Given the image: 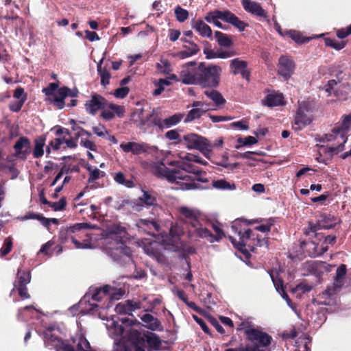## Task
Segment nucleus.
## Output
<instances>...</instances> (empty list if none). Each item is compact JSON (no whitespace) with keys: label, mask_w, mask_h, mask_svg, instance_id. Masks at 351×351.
Here are the masks:
<instances>
[{"label":"nucleus","mask_w":351,"mask_h":351,"mask_svg":"<svg viewBox=\"0 0 351 351\" xmlns=\"http://www.w3.org/2000/svg\"><path fill=\"white\" fill-rule=\"evenodd\" d=\"M222 69L215 64L200 62L192 73L182 75V82L185 84H197L203 88H217L220 82Z\"/></svg>","instance_id":"nucleus-1"},{"label":"nucleus","mask_w":351,"mask_h":351,"mask_svg":"<svg viewBox=\"0 0 351 351\" xmlns=\"http://www.w3.org/2000/svg\"><path fill=\"white\" fill-rule=\"evenodd\" d=\"M232 229L239 236V241H237L235 239L230 237L231 242L234 247L239 250L246 258L250 257V254L246 247L251 251H254L256 245L269 247L267 238H261L258 234L255 235L250 228L243 229L240 221H234L232 225Z\"/></svg>","instance_id":"nucleus-2"},{"label":"nucleus","mask_w":351,"mask_h":351,"mask_svg":"<svg viewBox=\"0 0 351 351\" xmlns=\"http://www.w3.org/2000/svg\"><path fill=\"white\" fill-rule=\"evenodd\" d=\"M178 169H170L167 167L164 163L161 162L153 167V173L159 177L165 178L170 182H176L180 186L182 190H193L202 189L199 184H197L192 180L191 176H189L185 171L177 165Z\"/></svg>","instance_id":"nucleus-3"},{"label":"nucleus","mask_w":351,"mask_h":351,"mask_svg":"<svg viewBox=\"0 0 351 351\" xmlns=\"http://www.w3.org/2000/svg\"><path fill=\"white\" fill-rule=\"evenodd\" d=\"M244 334L245 339L249 341L245 346H241L232 348L238 351H270L269 348L272 337L259 328H254L251 325L245 327Z\"/></svg>","instance_id":"nucleus-4"},{"label":"nucleus","mask_w":351,"mask_h":351,"mask_svg":"<svg viewBox=\"0 0 351 351\" xmlns=\"http://www.w3.org/2000/svg\"><path fill=\"white\" fill-rule=\"evenodd\" d=\"M95 226L90 223H77L66 228H62L59 233V238L62 243H65L69 240L74 244L77 249H88L91 247L92 243L90 239H81L83 230L93 229Z\"/></svg>","instance_id":"nucleus-5"},{"label":"nucleus","mask_w":351,"mask_h":351,"mask_svg":"<svg viewBox=\"0 0 351 351\" xmlns=\"http://www.w3.org/2000/svg\"><path fill=\"white\" fill-rule=\"evenodd\" d=\"M342 123L339 125H336L332 130V134H326L327 141L332 139L338 140L339 145L331 146L325 149L324 153L330 156L339 154L344 149V144L347 141L348 132L351 127V112L342 117Z\"/></svg>","instance_id":"nucleus-6"},{"label":"nucleus","mask_w":351,"mask_h":351,"mask_svg":"<svg viewBox=\"0 0 351 351\" xmlns=\"http://www.w3.org/2000/svg\"><path fill=\"white\" fill-rule=\"evenodd\" d=\"M204 19L210 23H214L216 20L221 19L224 22L231 24L239 32H243L249 24L240 20L234 13L230 10L221 11L215 10L206 14Z\"/></svg>","instance_id":"nucleus-7"},{"label":"nucleus","mask_w":351,"mask_h":351,"mask_svg":"<svg viewBox=\"0 0 351 351\" xmlns=\"http://www.w3.org/2000/svg\"><path fill=\"white\" fill-rule=\"evenodd\" d=\"M145 333L132 330L127 340L118 346L117 351H145Z\"/></svg>","instance_id":"nucleus-8"},{"label":"nucleus","mask_w":351,"mask_h":351,"mask_svg":"<svg viewBox=\"0 0 351 351\" xmlns=\"http://www.w3.org/2000/svg\"><path fill=\"white\" fill-rule=\"evenodd\" d=\"M183 143L189 149H195L199 150L204 156L208 155L212 151V145L209 141L201 136L194 133L188 134L182 137Z\"/></svg>","instance_id":"nucleus-9"},{"label":"nucleus","mask_w":351,"mask_h":351,"mask_svg":"<svg viewBox=\"0 0 351 351\" xmlns=\"http://www.w3.org/2000/svg\"><path fill=\"white\" fill-rule=\"evenodd\" d=\"M335 221L334 216L324 213L321 215V219L315 224L309 222L308 228L306 229L304 234L308 236L311 233H313L315 237H319L320 233L317 232L318 230L333 228L337 223Z\"/></svg>","instance_id":"nucleus-10"},{"label":"nucleus","mask_w":351,"mask_h":351,"mask_svg":"<svg viewBox=\"0 0 351 351\" xmlns=\"http://www.w3.org/2000/svg\"><path fill=\"white\" fill-rule=\"evenodd\" d=\"M108 101L103 96L93 93L90 96V99L87 100L84 104L86 111L92 115H95L99 110L102 111L106 108Z\"/></svg>","instance_id":"nucleus-11"},{"label":"nucleus","mask_w":351,"mask_h":351,"mask_svg":"<svg viewBox=\"0 0 351 351\" xmlns=\"http://www.w3.org/2000/svg\"><path fill=\"white\" fill-rule=\"evenodd\" d=\"M14 156L21 160H25L31 153V141L26 136L20 137L13 146Z\"/></svg>","instance_id":"nucleus-12"},{"label":"nucleus","mask_w":351,"mask_h":351,"mask_svg":"<svg viewBox=\"0 0 351 351\" xmlns=\"http://www.w3.org/2000/svg\"><path fill=\"white\" fill-rule=\"evenodd\" d=\"M339 290L332 287H328L325 291L313 299V304L317 305L332 306L336 304V295Z\"/></svg>","instance_id":"nucleus-13"},{"label":"nucleus","mask_w":351,"mask_h":351,"mask_svg":"<svg viewBox=\"0 0 351 351\" xmlns=\"http://www.w3.org/2000/svg\"><path fill=\"white\" fill-rule=\"evenodd\" d=\"M300 248L305 256L316 257L324 254L328 249V246L319 244L313 241H302L300 243Z\"/></svg>","instance_id":"nucleus-14"},{"label":"nucleus","mask_w":351,"mask_h":351,"mask_svg":"<svg viewBox=\"0 0 351 351\" xmlns=\"http://www.w3.org/2000/svg\"><path fill=\"white\" fill-rule=\"evenodd\" d=\"M213 228L216 233L213 234L206 228L196 229L193 232V234H195L196 237L206 239L209 242L213 243L214 241H219L223 236L224 233L223 230L216 225H213Z\"/></svg>","instance_id":"nucleus-15"},{"label":"nucleus","mask_w":351,"mask_h":351,"mask_svg":"<svg viewBox=\"0 0 351 351\" xmlns=\"http://www.w3.org/2000/svg\"><path fill=\"white\" fill-rule=\"evenodd\" d=\"M110 254L115 261L122 263L131 260L132 250L121 242L119 246L112 248Z\"/></svg>","instance_id":"nucleus-16"},{"label":"nucleus","mask_w":351,"mask_h":351,"mask_svg":"<svg viewBox=\"0 0 351 351\" xmlns=\"http://www.w3.org/2000/svg\"><path fill=\"white\" fill-rule=\"evenodd\" d=\"M294 61L288 56H282L279 58L278 65V74L283 76L286 80L289 79L295 70Z\"/></svg>","instance_id":"nucleus-17"},{"label":"nucleus","mask_w":351,"mask_h":351,"mask_svg":"<svg viewBox=\"0 0 351 351\" xmlns=\"http://www.w3.org/2000/svg\"><path fill=\"white\" fill-rule=\"evenodd\" d=\"M180 213L186 221L191 226L193 230H189V233L190 237L192 238L195 237V234H193V232L196 230L201 228L202 224L200 223L198 217L195 211L192 209H190L186 207H181L180 208Z\"/></svg>","instance_id":"nucleus-18"},{"label":"nucleus","mask_w":351,"mask_h":351,"mask_svg":"<svg viewBox=\"0 0 351 351\" xmlns=\"http://www.w3.org/2000/svg\"><path fill=\"white\" fill-rule=\"evenodd\" d=\"M125 109L123 106L117 105L112 103H108L106 108L101 113V117L107 121L112 120L117 115L119 118L124 117Z\"/></svg>","instance_id":"nucleus-19"},{"label":"nucleus","mask_w":351,"mask_h":351,"mask_svg":"<svg viewBox=\"0 0 351 351\" xmlns=\"http://www.w3.org/2000/svg\"><path fill=\"white\" fill-rule=\"evenodd\" d=\"M230 67L234 75L240 73L243 79L250 81V71L247 69V62L246 61L234 58L230 61Z\"/></svg>","instance_id":"nucleus-20"},{"label":"nucleus","mask_w":351,"mask_h":351,"mask_svg":"<svg viewBox=\"0 0 351 351\" xmlns=\"http://www.w3.org/2000/svg\"><path fill=\"white\" fill-rule=\"evenodd\" d=\"M139 228L150 235H154L160 230V224L154 219H140L136 223Z\"/></svg>","instance_id":"nucleus-21"},{"label":"nucleus","mask_w":351,"mask_h":351,"mask_svg":"<svg viewBox=\"0 0 351 351\" xmlns=\"http://www.w3.org/2000/svg\"><path fill=\"white\" fill-rule=\"evenodd\" d=\"M241 4L246 12L256 16L263 18L267 17V12L259 3L251 0H242Z\"/></svg>","instance_id":"nucleus-22"},{"label":"nucleus","mask_w":351,"mask_h":351,"mask_svg":"<svg viewBox=\"0 0 351 351\" xmlns=\"http://www.w3.org/2000/svg\"><path fill=\"white\" fill-rule=\"evenodd\" d=\"M177 164H179V167L181 168V169L184 170L185 173H193L195 175V178H192V180H197L199 182L205 183L208 182V179L206 178H203L202 176V174L206 175L205 172H202L199 169L191 164L188 162H176Z\"/></svg>","instance_id":"nucleus-23"},{"label":"nucleus","mask_w":351,"mask_h":351,"mask_svg":"<svg viewBox=\"0 0 351 351\" xmlns=\"http://www.w3.org/2000/svg\"><path fill=\"white\" fill-rule=\"evenodd\" d=\"M120 147L124 152H131L134 155H139L147 151V146L145 143L136 142L122 143L120 144Z\"/></svg>","instance_id":"nucleus-24"},{"label":"nucleus","mask_w":351,"mask_h":351,"mask_svg":"<svg viewBox=\"0 0 351 351\" xmlns=\"http://www.w3.org/2000/svg\"><path fill=\"white\" fill-rule=\"evenodd\" d=\"M162 247V245L159 243L154 241L145 245L144 251L149 256H152L158 261H160L163 258L161 251Z\"/></svg>","instance_id":"nucleus-25"},{"label":"nucleus","mask_w":351,"mask_h":351,"mask_svg":"<svg viewBox=\"0 0 351 351\" xmlns=\"http://www.w3.org/2000/svg\"><path fill=\"white\" fill-rule=\"evenodd\" d=\"M311 123V119L299 108L296 112L294 121L295 130H300Z\"/></svg>","instance_id":"nucleus-26"},{"label":"nucleus","mask_w":351,"mask_h":351,"mask_svg":"<svg viewBox=\"0 0 351 351\" xmlns=\"http://www.w3.org/2000/svg\"><path fill=\"white\" fill-rule=\"evenodd\" d=\"M347 273V266L345 264L340 265L337 270L334 279V283L331 286L335 289L339 290L343 285V280Z\"/></svg>","instance_id":"nucleus-27"},{"label":"nucleus","mask_w":351,"mask_h":351,"mask_svg":"<svg viewBox=\"0 0 351 351\" xmlns=\"http://www.w3.org/2000/svg\"><path fill=\"white\" fill-rule=\"evenodd\" d=\"M284 97L281 93L268 94L263 100V104L269 107L282 105Z\"/></svg>","instance_id":"nucleus-28"},{"label":"nucleus","mask_w":351,"mask_h":351,"mask_svg":"<svg viewBox=\"0 0 351 351\" xmlns=\"http://www.w3.org/2000/svg\"><path fill=\"white\" fill-rule=\"evenodd\" d=\"M104 59H101L97 64V73L101 78V84L106 87L110 84L111 74L106 66H103Z\"/></svg>","instance_id":"nucleus-29"},{"label":"nucleus","mask_w":351,"mask_h":351,"mask_svg":"<svg viewBox=\"0 0 351 351\" xmlns=\"http://www.w3.org/2000/svg\"><path fill=\"white\" fill-rule=\"evenodd\" d=\"M192 27L202 37L210 38L212 36V30L209 25L202 20H197L193 22Z\"/></svg>","instance_id":"nucleus-30"},{"label":"nucleus","mask_w":351,"mask_h":351,"mask_svg":"<svg viewBox=\"0 0 351 351\" xmlns=\"http://www.w3.org/2000/svg\"><path fill=\"white\" fill-rule=\"evenodd\" d=\"M46 136L40 135L34 141V147L32 152L34 158H39L44 154L43 147L45 145Z\"/></svg>","instance_id":"nucleus-31"},{"label":"nucleus","mask_w":351,"mask_h":351,"mask_svg":"<svg viewBox=\"0 0 351 351\" xmlns=\"http://www.w3.org/2000/svg\"><path fill=\"white\" fill-rule=\"evenodd\" d=\"M138 199L141 203L147 206L158 205L156 193L153 191H143V195Z\"/></svg>","instance_id":"nucleus-32"},{"label":"nucleus","mask_w":351,"mask_h":351,"mask_svg":"<svg viewBox=\"0 0 351 351\" xmlns=\"http://www.w3.org/2000/svg\"><path fill=\"white\" fill-rule=\"evenodd\" d=\"M147 343L150 350H158L162 344L159 337L153 332L145 334V343Z\"/></svg>","instance_id":"nucleus-33"},{"label":"nucleus","mask_w":351,"mask_h":351,"mask_svg":"<svg viewBox=\"0 0 351 351\" xmlns=\"http://www.w3.org/2000/svg\"><path fill=\"white\" fill-rule=\"evenodd\" d=\"M31 281V274L29 271L22 269H19L16 280H15L14 285H27Z\"/></svg>","instance_id":"nucleus-34"},{"label":"nucleus","mask_w":351,"mask_h":351,"mask_svg":"<svg viewBox=\"0 0 351 351\" xmlns=\"http://www.w3.org/2000/svg\"><path fill=\"white\" fill-rule=\"evenodd\" d=\"M144 115V110L143 108L134 109L130 115V121L132 122L138 128H142L145 126V122L143 120Z\"/></svg>","instance_id":"nucleus-35"},{"label":"nucleus","mask_w":351,"mask_h":351,"mask_svg":"<svg viewBox=\"0 0 351 351\" xmlns=\"http://www.w3.org/2000/svg\"><path fill=\"white\" fill-rule=\"evenodd\" d=\"M182 47L184 49V50L173 54V56L180 59H185L197 54L200 51L199 46H194L193 48H190L186 45H183Z\"/></svg>","instance_id":"nucleus-36"},{"label":"nucleus","mask_w":351,"mask_h":351,"mask_svg":"<svg viewBox=\"0 0 351 351\" xmlns=\"http://www.w3.org/2000/svg\"><path fill=\"white\" fill-rule=\"evenodd\" d=\"M208 110V108L207 106H206L205 108H193L189 111L184 119V122L189 123L199 119Z\"/></svg>","instance_id":"nucleus-37"},{"label":"nucleus","mask_w":351,"mask_h":351,"mask_svg":"<svg viewBox=\"0 0 351 351\" xmlns=\"http://www.w3.org/2000/svg\"><path fill=\"white\" fill-rule=\"evenodd\" d=\"M62 91L64 90L61 87L57 90L56 93L48 98V100L51 103H53L58 109H62L65 106L64 99L66 97L62 95Z\"/></svg>","instance_id":"nucleus-38"},{"label":"nucleus","mask_w":351,"mask_h":351,"mask_svg":"<svg viewBox=\"0 0 351 351\" xmlns=\"http://www.w3.org/2000/svg\"><path fill=\"white\" fill-rule=\"evenodd\" d=\"M337 85V82L335 80H330L328 82L325 86V90L328 93V95L333 94L335 97L339 99H343L346 98V95L342 93L339 89H335V87Z\"/></svg>","instance_id":"nucleus-39"},{"label":"nucleus","mask_w":351,"mask_h":351,"mask_svg":"<svg viewBox=\"0 0 351 351\" xmlns=\"http://www.w3.org/2000/svg\"><path fill=\"white\" fill-rule=\"evenodd\" d=\"M204 94L210 98L217 106H220L226 103V99L222 95L216 90H205Z\"/></svg>","instance_id":"nucleus-40"},{"label":"nucleus","mask_w":351,"mask_h":351,"mask_svg":"<svg viewBox=\"0 0 351 351\" xmlns=\"http://www.w3.org/2000/svg\"><path fill=\"white\" fill-rule=\"evenodd\" d=\"M184 117V113H176L163 119L164 128H169L178 124Z\"/></svg>","instance_id":"nucleus-41"},{"label":"nucleus","mask_w":351,"mask_h":351,"mask_svg":"<svg viewBox=\"0 0 351 351\" xmlns=\"http://www.w3.org/2000/svg\"><path fill=\"white\" fill-rule=\"evenodd\" d=\"M215 36L217 42L221 47H230L232 46V41L227 34L219 31H216L215 32Z\"/></svg>","instance_id":"nucleus-42"},{"label":"nucleus","mask_w":351,"mask_h":351,"mask_svg":"<svg viewBox=\"0 0 351 351\" xmlns=\"http://www.w3.org/2000/svg\"><path fill=\"white\" fill-rule=\"evenodd\" d=\"M213 186L219 190H234L236 189L234 183H230L224 179L214 180L213 182Z\"/></svg>","instance_id":"nucleus-43"},{"label":"nucleus","mask_w":351,"mask_h":351,"mask_svg":"<svg viewBox=\"0 0 351 351\" xmlns=\"http://www.w3.org/2000/svg\"><path fill=\"white\" fill-rule=\"evenodd\" d=\"M287 35L298 44H302L309 41V38H304L302 34L295 30H289Z\"/></svg>","instance_id":"nucleus-44"},{"label":"nucleus","mask_w":351,"mask_h":351,"mask_svg":"<svg viewBox=\"0 0 351 351\" xmlns=\"http://www.w3.org/2000/svg\"><path fill=\"white\" fill-rule=\"evenodd\" d=\"M326 46L332 47L336 50H341L345 47L346 43L345 41H338L330 38L324 39Z\"/></svg>","instance_id":"nucleus-45"},{"label":"nucleus","mask_w":351,"mask_h":351,"mask_svg":"<svg viewBox=\"0 0 351 351\" xmlns=\"http://www.w3.org/2000/svg\"><path fill=\"white\" fill-rule=\"evenodd\" d=\"M13 247V243H12V239L9 237H7L3 242V246L1 247L0 250V256L4 257L7 254H8L12 249Z\"/></svg>","instance_id":"nucleus-46"},{"label":"nucleus","mask_w":351,"mask_h":351,"mask_svg":"<svg viewBox=\"0 0 351 351\" xmlns=\"http://www.w3.org/2000/svg\"><path fill=\"white\" fill-rule=\"evenodd\" d=\"M175 12V15H176V19L179 22H184L189 17V12L186 10L183 9L180 5H178L175 8V12Z\"/></svg>","instance_id":"nucleus-47"},{"label":"nucleus","mask_w":351,"mask_h":351,"mask_svg":"<svg viewBox=\"0 0 351 351\" xmlns=\"http://www.w3.org/2000/svg\"><path fill=\"white\" fill-rule=\"evenodd\" d=\"M152 115L150 127L151 126H156L160 130H162L164 129V123L163 120L159 117L158 114L156 112L154 109L152 110Z\"/></svg>","instance_id":"nucleus-48"},{"label":"nucleus","mask_w":351,"mask_h":351,"mask_svg":"<svg viewBox=\"0 0 351 351\" xmlns=\"http://www.w3.org/2000/svg\"><path fill=\"white\" fill-rule=\"evenodd\" d=\"M64 138H56L49 143V145L47 146L46 152L47 154H49L51 152V147H52L54 150H58L60 148V146L62 143H64Z\"/></svg>","instance_id":"nucleus-49"},{"label":"nucleus","mask_w":351,"mask_h":351,"mask_svg":"<svg viewBox=\"0 0 351 351\" xmlns=\"http://www.w3.org/2000/svg\"><path fill=\"white\" fill-rule=\"evenodd\" d=\"M165 136L166 138L169 140L177 141L175 143L176 144L181 145L183 143L182 138H181L180 135L179 134L178 132L176 130H171L167 132L165 134Z\"/></svg>","instance_id":"nucleus-50"},{"label":"nucleus","mask_w":351,"mask_h":351,"mask_svg":"<svg viewBox=\"0 0 351 351\" xmlns=\"http://www.w3.org/2000/svg\"><path fill=\"white\" fill-rule=\"evenodd\" d=\"M269 275L274 283V285L278 292H280V291L285 289L284 282L281 278H279L278 275L275 276L272 271L269 272Z\"/></svg>","instance_id":"nucleus-51"},{"label":"nucleus","mask_w":351,"mask_h":351,"mask_svg":"<svg viewBox=\"0 0 351 351\" xmlns=\"http://www.w3.org/2000/svg\"><path fill=\"white\" fill-rule=\"evenodd\" d=\"M109 230H110V234L119 236L120 237L125 236V234L127 232L125 228H124L119 224L112 225L110 227Z\"/></svg>","instance_id":"nucleus-52"},{"label":"nucleus","mask_w":351,"mask_h":351,"mask_svg":"<svg viewBox=\"0 0 351 351\" xmlns=\"http://www.w3.org/2000/svg\"><path fill=\"white\" fill-rule=\"evenodd\" d=\"M54 211L64 210L66 206L65 197H62L58 202H50L49 206Z\"/></svg>","instance_id":"nucleus-53"},{"label":"nucleus","mask_w":351,"mask_h":351,"mask_svg":"<svg viewBox=\"0 0 351 351\" xmlns=\"http://www.w3.org/2000/svg\"><path fill=\"white\" fill-rule=\"evenodd\" d=\"M55 244V242L52 240L49 241L46 243L43 244L41 246V248L40 249L38 253L39 254H43L45 255L51 256H52L53 253L50 251V249L51 247Z\"/></svg>","instance_id":"nucleus-54"},{"label":"nucleus","mask_w":351,"mask_h":351,"mask_svg":"<svg viewBox=\"0 0 351 351\" xmlns=\"http://www.w3.org/2000/svg\"><path fill=\"white\" fill-rule=\"evenodd\" d=\"M58 84L57 83H49V85L43 88V93L45 94L46 96L51 97L54 95V92L58 89Z\"/></svg>","instance_id":"nucleus-55"},{"label":"nucleus","mask_w":351,"mask_h":351,"mask_svg":"<svg viewBox=\"0 0 351 351\" xmlns=\"http://www.w3.org/2000/svg\"><path fill=\"white\" fill-rule=\"evenodd\" d=\"M90 348L89 342L87 339L83 337L79 338L77 344V351H88V350Z\"/></svg>","instance_id":"nucleus-56"},{"label":"nucleus","mask_w":351,"mask_h":351,"mask_svg":"<svg viewBox=\"0 0 351 351\" xmlns=\"http://www.w3.org/2000/svg\"><path fill=\"white\" fill-rule=\"evenodd\" d=\"M237 141L239 143L241 144L242 145H245V146H250L254 144H256L258 142L257 139L255 137L252 136H248L243 138H239L237 140Z\"/></svg>","instance_id":"nucleus-57"},{"label":"nucleus","mask_w":351,"mask_h":351,"mask_svg":"<svg viewBox=\"0 0 351 351\" xmlns=\"http://www.w3.org/2000/svg\"><path fill=\"white\" fill-rule=\"evenodd\" d=\"M87 170L89 171L88 182H93L99 178L101 171L97 168L93 169L91 166H88Z\"/></svg>","instance_id":"nucleus-58"},{"label":"nucleus","mask_w":351,"mask_h":351,"mask_svg":"<svg viewBox=\"0 0 351 351\" xmlns=\"http://www.w3.org/2000/svg\"><path fill=\"white\" fill-rule=\"evenodd\" d=\"M274 220L272 219H269L267 221V223L256 226L255 228V230L257 231L262 232H267L271 230V227L274 225Z\"/></svg>","instance_id":"nucleus-59"},{"label":"nucleus","mask_w":351,"mask_h":351,"mask_svg":"<svg viewBox=\"0 0 351 351\" xmlns=\"http://www.w3.org/2000/svg\"><path fill=\"white\" fill-rule=\"evenodd\" d=\"M25 102V97L18 100L16 101H14L10 104V109L12 112H19L23 107L24 103Z\"/></svg>","instance_id":"nucleus-60"},{"label":"nucleus","mask_w":351,"mask_h":351,"mask_svg":"<svg viewBox=\"0 0 351 351\" xmlns=\"http://www.w3.org/2000/svg\"><path fill=\"white\" fill-rule=\"evenodd\" d=\"M130 89L128 87L126 86H122L120 88H118L114 90V95L117 98L123 99L125 97L128 93H129Z\"/></svg>","instance_id":"nucleus-61"},{"label":"nucleus","mask_w":351,"mask_h":351,"mask_svg":"<svg viewBox=\"0 0 351 351\" xmlns=\"http://www.w3.org/2000/svg\"><path fill=\"white\" fill-rule=\"evenodd\" d=\"M27 285H16L14 288L17 290L19 295L23 298L27 299L30 298L29 294L28 293Z\"/></svg>","instance_id":"nucleus-62"},{"label":"nucleus","mask_w":351,"mask_h":351,"mask_svg":"<svg viewBox=\"0 0 351 351\" xmlns=\"http://www.w3.org/2000/svg\"><path fill=\"white\" fill-rule=\"evenodd\" d=\"M351 34V24L346 29H339L337 31V36L343 39Z\"/></svg>","instance_id":"nucleus-63"},{"label":"nucleus","mask_w":351,"mask_h":351,"mask_svg":"<svg viewBox=\"0 0 351 351\" xmlns=\"http://www.w3.org/2000/svg\"><path fill=\"white\" fill-rule=\"evenodd\" d=\"M59 345L56 348V351H77L73 346L70 344L64 343L63 341H58Z\"/></svg>","instance_id":"nucleus-64"}]
</instances>
